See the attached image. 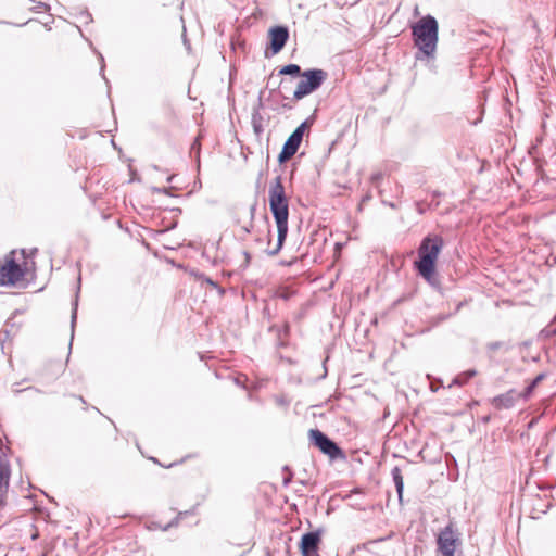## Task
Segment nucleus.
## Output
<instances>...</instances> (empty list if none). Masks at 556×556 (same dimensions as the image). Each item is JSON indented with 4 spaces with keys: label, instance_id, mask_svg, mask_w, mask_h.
Returning a JSON list of instances; mask_svg holds the SVG:
<instances>
[{
    "label": "nucleus",
    "instance_id": "1",
    "mask_svg": "<svg viewBox=\"0 0 556 556\" xmlns=\"http://www.w3.org/2000/svg\"><path fill=\"white\" fill-rule=\"evenodd\" d=\"M269 207L277 226V241L271 245V239L268 238L267 254L277 255L283 247L288 235L289 203L286 195L282 179L277 176L269 185L268 190Z\"/></svg>",
    "mask_w": 556,
    "mask_h": 556
},
{
    "label": "nucleus",
    "instance_id": "2",
    "mask_svg": "<svg viewBox=\"0 0 556 556\" xmlns=\"http://www.w3.org/2000/svg\"><path fill=\"white\" fill-rule=\"evenodd\" d=\"M443 247V238L439 235L426 236L418 247V258L414 262V267L418 275L429 283H433L435 280V263Z\"/></svg>",
    "mask_w": 556,
    "mask_h": 556
},
{
    "label": "nucleus",
    "instance_id": "3",
    "mask_svg": "<svg viewBox=\"0 0 556 556\" xmlns=\"http://www.w3.org/2000/svg\"><path fill=\"white\" fill-rule=\"evenodd\" d=\"M438 22L431 16L421 17L413 27L412 35L415 46L419 52L416 59L432 58L438 43Z\"/></svg>",
    "mask_w": 556,
    "mask_h": 556
},
{
    "label": "nucleus",
    "instance_id": "4",
    "mask_svg": "<svg viewBox=\"0 0 556 556\" xmlns=\"http://www.w3.org/2000/svg\"><path fill=\"white\" fill-rule=\"evenodd\" d=\"M302 79L298 83L293 98L301 100L317 90L327 78V73L323 70L314 68L302 73Z\"/></svg>",
    "mask_w": 556,
    "mask_h": 556
},
{
    "label": "nucleus",
    "instance_id": "5",
    "mask_svg": "<svg viewBox=\"0 0 556 556\" xmlns=\"http://www.w3.org/2000/svg\"><path fill=\"white\" fill-rule=\"evenodd\" d=\"M308 437L311 443L331 459L343 456L342 450L338 446V444L323 431L318 429H311Z\"/></svg>",
    "mask_w": 556,
    "mask_h": 556
},
{
    "label": "nucleus",
    "instance_id": "6",
    "mask_svg": "<svg viewBox=\"0 0 556 556\" xmlns=\"http://www.w3.org/2000/svg\"><path fill=\"white\" fill-rule=\"evenodd\" d=\"M309 127L308 122L305 121L301 125H299L294 131L289 136L286 140L281 152L279 153L278 161L279 163H285L289 161L299 150V147L302 142L305 130Z\"/></svg>",
    "mask_w": 556,
    "mask_h": 556
},
{
    "label": "nucleus",
    "instance_id": "7",
    "mask_svg": "<svg viewBox=\"0 0 556 556\" xmlns=\"http://www.w3.org/2000/svg\"><path fill=\"white\" fill-rule=\"evenodd\" d=\"M459 539L455 534L452 525L442 529L437 538L438 551L442 556H455L456 546Z\"/></svg>",
    "mask_w": 556,
    "mask_h": 556
},
{
    "label": "nucleus",
    "instance_id": "8",
    "mask_svg": "<svg viewBox=\"0 0 556 556\" xmlns=\"http://www.w3.org/2000/svg\"><path fill=\"white\" fill-rule=\"evenodd\" d=\"M25 276V270L14 260L0 266V286H14Z\"/></svg>",
    "mask_w": 556,
    "mask_h": 556
},
{
    "label": "nucleus",
    "instance_id": "9",
    "mask_svg": "<svg viewBox=\"0 0 556 556\" xmlns=\"http://www.w3.org/2000/svg\"><path fill=\"white\" fill-rule=\"evenodd\" d=\"M321 541V530L304 533L301 538L300 549L302 556H319L318 547Z\"/></svg>",
    "mask_w": 556,
    "mask_h": 556
},
{
    "label": "nucleus",
    "instance_id": "10",
    "mask_svg": "<svg viewBox=\"0 0 556 556\" xmlns=\"http://www.w3.org/2000/svg\"><path fill=\"white\" fill-rule=\"evenodd\" d=\"M289 38V30L286 26H274L269 29L270 49L273 54L280 52Z\"/></svg>",
    "mask_w": 556,
    "mask_h": 556
},
{
    "label": "nucleus",
    "instance_id": "11",
    "mask_svg": "<svg viewBox=\"0 0 556 556\" xmlns=\"http://www.w3.org/2000/svg\"><path fill=\"white\" fill-rule=\"evenodd\" d=\"M519 399H521V394L517 390L510 389L506 393L495 396L492 400V405L497 409H508L511 408Z\"/></svg>",
    "mask_w": 556,
    "mask_h": 556
},
{
    "label": "nucleus",
    "instance_id": "12",
    "mask_svg": "<svg viewBox=\"0 0 556 556\" xmlns=\"http://www.w3.org/2000/svg\"><path fill=\"white\" fill-rule=\"evenodd\" d=\"M392 479L396 489V493L399 496V501L402 502L403 498V491H404V481L403 476L401 472V469L396 466L391 471Z\"/></svg>",
    "mask_w": 556,
    "mask_h": 556
},
{
    "label": "nucleus",
    "instance_id": "13",
    "mask_svg": "<svg viewBox=\"0 0 556 556\" xmlns=\"http://www.w3.org/2000/svg\"><path fill=\"white\" fill-rule=\"evenodd\" d=\"M270 331H276L279 341L281 342V344H283L285 340H287V338L289 337L290 325L289 323H285L281 327L274 325L270 327Z\"/></svg>",
    "mask_w": 556,
    "mask_h": 556
},
{
    "label": "nucleus",
    "instance_id": "14",
    "mask_svg": "<svg viewBox=\"0 0 556 556\" xmlns=\"http://www.w3.org/2000/svg\"><path fill=\"white\" fill-rule=\"evenodd\" d=\"M477 375V371L475 369L466 370L458 376H456L452 382V384L463 386L467 381H469L471 378H473Z\"/></svg>",
    "mask_w": 556,
    "mask_h": 556
},
{
    "label": "nucleus",
    "instance_id": "15",
    "mask_svg": "<svg viewBox=\"0 0 556 556\" xmlns=\"http://www.w3.org/2000/svg\"><path fill=\"white\" fill-rule=\"evenodd\" d=\"M280 75H290L293 77L302 76L301 67L298 64H288L280 68Z\"/></svg>",
    "mask_w": 556,
    "mask_h": 556
},
{
    "label": "nucleus",
    "instance_id": "16",
    "mask_svg": "<svg viewBox=\"0 0 556 556\" xmlns=\"http://www.w3.org/2000/svg\"><path fill=\"white\" fill-rule=\"evenodd\" d=\"M535 387H532V383L530 382L522 392H519L521 394V399L527 400L533 392Z\"/></svg>",
    "mask_w": 556,
    "mask_h": 556
},
{
    "label": "nucleus",
    "instance_id": "17",
    "mask_svg": "<svg viewBox=\"0 0 556 556\" xmlns=\"http://www.w3.org/2000/svg\"><path fill=\"white\" fill-rule=\"evenodd\" d=\"M503 346H504V343L502 341H494V342H490L488 344V350L490 352H495V351L502 349Z\"/></svg>",
    "mask_w": 556,
    "mask_h": 556
},
{
    "label": "nucleus",
    "instance_id": "18",
    "mask_svg": "<svg viewBox=\"0 0 556 556\" xmlns=\"http://www.w3.org/2000/svg\"><path fill=\"white\" fill-rule=\"evenodd\" d=\"M545 378L544 374H539L532 381V387H535Z\"/></svg>",
    "mask_w": 556,
    "mask_h": 556
},
{
    "label": "nucleus",
    "instance_id": "19",
    "mask_svg": "<svg viewBox=\"0 0 556 556\" xmlns=\"http://www.w3.org/2000/svg\"><path fill=\"white\" fill-rule=\"evenodd\" d=\"M382 178V173L378 172L371 175L372 184H377Z\"/></svg>",
    "mask_w": 556,
    "mask_h": 556
},
{
    "label": "nucleus",
    "instance_id": "20",
    "mask_svg": "<svg viewBox=\"0 0 556 556\" xmlns=\"http://www.w3.org/2000/svg\"><path fill=\"white\" fill-rule=\"evenodd\" d=\"M252 121H253V127H254V130H255L256 132L262 131V127H261V125H258V124L256 123V114H253V119H252Z\"/></svg>",
    "mask_w": 556,
    "mask_h": 556
},
{
    "label": "nucleus",
    "instance_id": "21",
    "mask_svg": "<svg viewBox=\"0 0 556 556\" xmlns=\"http://www.w3.org/2000/svg\"><path fill=\"white\" fill-rule=\"evenodd\" d=\"M76 316H77V308L74 307L73 312H72V329L74 328L75 326V323H76Z\"/></svg>",
    "mask_w": 556,
    "mask_h": 556
},
{
    "label": "nucleus",
    "instance_id": "22",
    "mask_svg": "<svg viewBox=\"0 0 556 556\" xmlns=\"http://www.w3.org/2000/svg\"><path fill=\"white\" fill-rule=\"evenodd\" d=\"M440 387H441V384L438 386V384H434V383H431V386H430L432 392H437Z\"/></svg>",
    "mask_w": 556,
    "mask_h": 556
},
{
    "label": "nucleus",
    "instance_id": "23",
    "mask_svg": "<svg viewBox=\"0 0 556 556\" xmlns=\"http://www.w3.org/2000/svg\"><path fill=\"white\" fill-rule=\"evenodd\" d=\"M255 210H256V205H252L251 208H250V213H251V218L254 217V214H255Z\"/></svg>",
    "mask_w": 556,
    "mask_h": 556
},
{
    "label": "nucleus",
    "instance_id": "24",
    "mask_svg": "<svg viewBox=\"0 0 556 556\" xmlns=\"http://www.w3.org/2000/svg\"><path fill=\"white\" fill-rule=\"evenodd\" d=\"M206 282L211 286H213L214 288H217V283L214 282L213 280H211L210 278L206 279Z\"/></svg>",
    "mask_w": 556,
    "mask_h": 556
},
{
    "label": "nucleus",
    "instance_id": "25",
    "mask_svg": "<svg viewBox=\"0 0 556 556\" xmlns=\"http://www.w3.org/2000/svg\"><path fill=\"white\" fill-rule=\"evenodd\" d=\"M291 481V476L283 479V484L287 485Z\"/></svg>",
    "mask_w": 556,
    "mask_h": 556
},
{
    "label": "nucleus",
    "instance_id": "26",
    "mask_svg": "<svg viewBox=\"0 0 556 556\" xmlns=\"http://www.w3.org/2000/svg\"><path fill=\"white\" fill-rule=\"evenodd\" d=\"M327 359H328V358H326V359L324 361V364L326 363V361H327ZM326 375H327V368H326V366L324 365V375H323V377H326Z\"/></svg>",
    "mask_w": 556,
    "mask_h": 556
},
{
    "label": "nucleus",
    "instance_id": "27",
    "mask_svg": "<svg viewBox=\"0 0 556 556\" xmlns=\"http://www.w3.org/2000/svg\"><path fill=\"white\" fill-rule=\"evenodd\" d=\"M446 318H447V316L442 315V316H439V317H438V320L442 321V320H445Z\"/></svg>",
    "mask_w": 556,
    "mask_h": 556
},
{
    "label": "nucleus",
    "instance_id": "28",
    "mask_svg": "<svg viewBox=\"0 0 556 556\" xmlns=\"http://www.w3.org/2000/svg\"><path fill=\"white\" fill-rule=\"evenodd\" d=\"M157 192H164V193H167V190L165 188L163 189H155Z\"/></svg>",
    "mask_w": 556,
    "mask_h": 556
},
{
    "label": "nucleus",
    "instance_id": "29",
    "mask_svg": "<svg viewBox=\"0 0 556 556\" xmlns=\"http://www.w3.org/2000/svg\"><path fill=\"white\" fill-rule=\"evenodd\" d=\"M172 179H173V176L168 177V178H167V181H169V182H170V181H172Z\"/></svg>",
    "mask_w": 556,
    "mask_h": 556
}]
</instances>
